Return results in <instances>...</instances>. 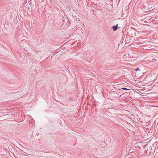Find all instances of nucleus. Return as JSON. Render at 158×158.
<instances>
[{"mask_svg":"<svg viewBox=\"0 0 158 158\" xmlns=\"http://www.w3.org/2000/svg\"><path fill=\"white\" fill-rule=\"evenodd\" d=\"M112 28L114 31H115L117 29V27L116 26H113Z\"/></svg>","mask_w":158,"mask_h":158,"instance_id":"f257e3e1","label":"nucleus"},{"mask_svg":"<svg viewBox=\"0 0 158 158\" xmlns=\"http://www.w3.org/2000/svg\"><path fill=\"white\" fill-rule=\"evenodd\" d=\"M122 89L123 90H128L129 89H127V88H122Z\"/></svg>","mask_w":158,"mask_h":158,"instance_id":"f03ea898","label":"nucleus"},{"mask_svg":"<svg viewBox=\"0 0 158 158\" xmlns=\"http://www.w3.org/2000/svg\"><path fill=\"white\" fill-rule=\"evenodd\" d=\"M149 48H151L150 46H149V47L148 48V47L145 48V49H148Z\"/></svg>","mask_w":158,"mask_h":158,"instance_id":"7ed1b4c3","label":"nucleus"},{"mask_svg":"<svg viewBox=\"0 0 158 158\" xmlns=\"http://www.w3.org/2000/svg\"><path fill=\"white\" fill-rule=\"evenodd\" d=\"M25 41L24 40H22L21 41V43H23L25 42Z\"/></svg>","mask_w":158,"mask_h":158,"instance_id":"20e7f679","label":"nucleus"},{"mask_svg":"<svg viewBox=\"0 0 158 158\" xmlns=\"http://www.w3.org/2000/svg\"><path fill=\"white\" fill-rule=\"evenodd\" d=\"M139 70V69L138 68H137L135 69V71H137Z\"/></svg>","mask_w":158,"mask_h":158,"instance_id":"39448f33","label":"nucleus"}]
</instances>
